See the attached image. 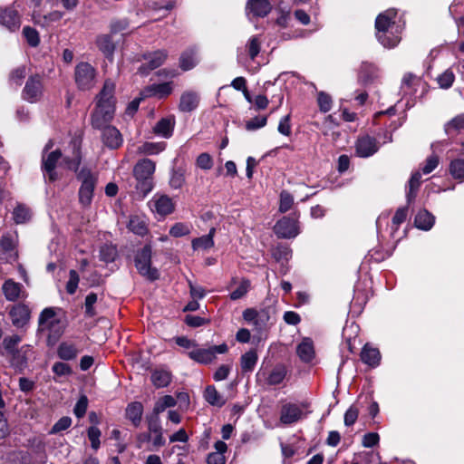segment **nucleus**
Here are the masks:
<instances>
[{"label": "nucleus", "instance_id": "f257e3e1", "mask_svg": "<svg viewBox=\"0 0 464 464\" xmlns=\"http://www.w3.org/2000/svg\"><path fill=\"white\" fill-rule=\"evenodd\" d=\"M115 83L108 79L95 97V107L91 114L92 128L102 131L103 144L111 149H118L122 144V136L119 130L110 123L113 120L116 109Z\"/></svg>", "mask_w": 464, "mask_h": 464}, {"label": "nucleus", "instance_id": "f03ea898", "mask_svg": "<svg viewBox=\"0 0 464 464\" xmlns=\"http://www.w3.org/2000/svg\"><path fill=\"white\" fill-rule=\"evenodd\" d=\"M396 15V10L388 9L376 17V37L385 48H393L401 42V28L395 23Z\"/></svg>", "mask_w": 464, "mask_h": 464}, {"label": "nucleus", "instance_id": "7ed1b4c3", "mask_svg": "<svg viewBox=\"0 0 464 464\" xmlns=\"http://www.w3.org/2000/svg\"><path fill=\"white\" fill-rule=\"evenodd\" d=\"M155 163L149 159L139 160L133 168V175L136 179V190L140 198H144L153 188V174Z\"/></svg>", "mask_w": 464, "mask_h": 464}, {"label": "nucleus", "instance_id": "20e7f679", "mask_svg": "<svg viewBox=\"0 0 464 464\" xmlns=\"http://www.w3.org/2000/svg\"><path fill=\"white\" fill-rule=\"evenodd\" d=\"M77 179L82 183L79 189V202L82 206L88 207L93 198L97 178L91 169L83 167L77 172Z\"/></svg>", "mask_w": 464, "mask_h": 464}, {"label": "nucleus", "instance_id": "39448f33", "mask_svg": "<svg viewBox=\"0 0 464 464\" xmlns=\"http://www.w3.org/2000/svg\"><path fill=\"white\" fill-rule=\"evenodd\" d=\"M152 248L150 245H145L135 256V266L138 272L150 281L157 280L160 276L156 268L151 267Z\"/></svg>", "mask_w": 464, "mask_h": 464}, {"label": "nucleus", "instance_id": "423d86ee", "mask_svg": "<svg viewBox=\"0 0 464 464\" xmlns=\"http://www.w3.org/2000/svg\"><path fill=\"white\" fill-rule=\"evenodd\" d=\"M52 147L53 142L52 140H49L44 146L42 155V170L44 177L47 176L49 181L51 182L57 179L55 168L57 166V162L62 158V151L60 150H55L46 154V152L51 150Z\"/></svg>", "mask_w": 464, "mask_h": 464}, {"label": "nucleus", "instance_id": "0eeeda50", "mask_svg": "<svg viewBox=\"0 0 464 464\" xmlns=\"http://www.w3.org/2000/svg\"><path fill=\"white\" fill-rule=\"evenodd\" d=\"M74 79L80 90H90L95 85L96 70L90 63L82 62L75 67Z\"/></svg>", "mask_w": 464, "mask_h": 464}, {"label": "nucleus", "instance_id": "6e6552de", "mask_svg": "<svg viewBox=\"0 0 464 464\" xmlns=\"http://www.w3.org/2000/svg\"><path fill=\"white\" fill-rule=\"evenodd\" d=\"M228 348L226 343L214 345L208 348H198V346L188 353V356L201 364H208L216 359L218 353L223 354L227 352Z\"/></svg>", "mask_w": 464, "mask_h": 464}, {"label": "nucleus", "instance_id": "1a4fd4ad", "mask_svg": "<svg viewBox=\"0 0 464 464\" xmlns=\"http://www.w3.org/2000/svg\"><path fill=\"white\" fill-rule=\"evenodd\" d=\"M17 236L5 233L0 239V260L4 263L13 264L18 260Z\"/></svg>", "mask_w": 464, "mask_h": 464}, {"label": "nucleus", "instance_id": "9d476101", "mask_svg": "<svg viewBox=\"0 0 464 464\" xmlns=\"http://www.w3.org/2000/svg\"><path fill=\"white\" fill-rule=\"evenodd\" d=\"M272 314L273 310L271 308H264L259 311L247 308L243 312V318L247 323H251L257 331L261 332L270 324Z\"/></svg>", "mask_w": 464, "mask_h": 464}, {"label": "nucleus", "instance_id": "9b49d317", "mask_svg": "<svg viewBox=\"0 0 464 464\" xmlns=\"http://www.w3.org/2000/svg\"><path fill=\"white\" fill-rule=\"evenodd\" d=\"M168 55L169 53L165 49L145 53L142 55L145 63L139 67L138 72L141 75L149 74L150 72L161 66L167 60Z\"/></svg>", "mask_w": 464, "mask_h": 464}, {"label": "nucleus", "instance_id": "f8f14e48", "mask_svg": "<svg viewBox=\"0 0 464 464\" xmlns=\"http://www.w3.org/2000/svg\"><path fill=\"white\" fill-rule=\"evenodd\" d=\"M44 94V84L40 75L30 76L22 92V98L30 102H38Z\"/></svg>", "mask_w": 464, "mask_h": 464}, {"label": "nucleus", "instance_id": "ddd939ff", "mask_svg": "<svg viewBox=\"0 0 464 464\" xmlns=\"http://www.w3.org/2000/svg\"><path fill=\"white\" fill-rule=\"evenodd\" d=\"M33 354V347L24 344L9 356L10 366L18 373H23L28 367V362Z\"/></svg>", "mask_w": 464, "mask_h": 464}, {"label": "nucleus", "instance_id": "4468645a", "mask_svg": "<svg viewBox=\"0 0 464 464\" xmlns=\"http://www.w3.org/2000/svg\"><path fill=\"white\" fill-rule=\"evenodd\" d=\"M38 324L39 331L48 332L49 336H51L53 333L54 337H59L63 333L61 329H55V327L60 324V321L55 317L53 308H44L40 314Z\"/></svg>", "mask_w": 464, "mask_h": 464}, {"label": "nucleus", "instance_id": "2eb2a0df", "mask_svg": "<svg viewBox=\"0 0 464 464\" xmlns=\"http://www.w3.org/2000/svg\"><path fill=\"white\" fill-rule=\"evenodd\" d=\"M274 231L278 237H295L299 234L296 218L291 217H284L276 223Z\"/></svg>", "mask_w": 464, "mask_h": 464}, {"label": "nucleus", "instance_id": "dca6fc26", "mask_svg": "<svg viewBox=\"0 0 464 464\" xmlns=\"http://www.w3.org/2000/svg\"><path fill=\"white\" fill-rule=\"evenodd\" d=\"M379 145L375 138L363 135L358 138L355 143L356 155L361 158H368L375 154Z\"/></svg>", "mask_w": 464, "mask_h": 464}, {"label": "nucleus", "instance_id": "f3484780", "mask_svg": "<svg viewBox=\"0 0 464 464\" xmlns=\"http://www.w3.org/2000/svg\"><path fill=\"white\" fill-rule=\"evenodd\" d=\"M2 292L5 299L9 302L25 299L28 295L23 285L14 282L13 279H7L5 281L2 285Z\"/></svg>", "mask_w": 464, "mask_h": 464}, {"label": "nucleus", "instance_id": "a211bd4d", "mask_svg": "<svg viewBox=\"0 0 464 464\" xmlns=\"http://www.w3.org/2000/svg\"><path fill=\"white\" fill-rule=\"evenodd\" d=\"M150 206L152 211L160 216H167L174 211V203L167 195H154L150 201Z\"/></svg>", "mask_w": 464, "mask_h": 464}, {"label": "nucleus", "instance_id": "6ab92c4d", "mask_svg": "<svg viewBox=\"0 0 464 464\" xmlns=\"http://www.w3.org/2000/svg\"><path fill=\"white\" fill-rule=\"evenodd\" d=\"M302 409L295 403H285L282 406L280 411V421L283 424L290 425L303 418Z\"/></svg>", "mask_w": 464, "mask_h": 464}, {"label": "nucleus", "instance_id": "aec40b11", "mask_svg": "<svg viewBox=\"0 0 464 464\" xmlns=\"http://www.w3.org/2000/svg\"><path fill=\"white\" fill-rule=\"evenodd\" d=\"M9 315L14 326L23 328L30 320V309L24 304H18L11 308Z\"/></svg>", "mask_w": 464, "mask_h": 464}, {"label": "nucleus", "instance_id": "412c9836", "mask_svg": "<svg viewBox=\"0 0 464 464\" xmlns=\"http://www.w3.org/2000/svg\"><path fill=\"white\" fill-rule=\"evenodd\" d=\"M246 10L248 16L265 17L271 12L272 5L268 0H248Z\"/></svg>", "mask_w": 464, "mask_h": 464}, {"label": "nucleus", "instance_id": "4be33fe9", "mask_svg": "<svg viewBox=\"0 0 464 464\" xmlns=\"http://www.w3.org/2000/svg\"><path fill=\"white\" fill-rule=\"evenodd\" d=\"M199 100L197 92L186 91L180 96L179 110L182 112H191L198 108Z\"/></svg>", "mask_w": 464, "mask_h": 464}, {"label": "nucleus", "instance_id": "5701e85b", "mask_svg": "<svg viewBox=\"0 0 464 464\" xmlns=\"http://www.w3.org/2000/svg\"><path fill=\"white\" fill-rule=\"evenodd\" d=\"M0 24L10 31H15L20 27L21 21L16 10L8 7L0 12Z\"/></svg>", "mask_w": 464, "mask_h": 464}, {"label": "nucleus", "instance_id": "b1692460", "mask_svg": "<svg viewBox=\"0 0 464 464\" xmlns=\"http://www.w3.org/2000/svg\"><path fill=\"white\" fill-rule=\"evenodd\" d=\"M175 126V117L169 116L160 120L153 127V132L163 138H169L172 135Z\"/></svg>", "mask_w": 464, "mask_h": 464}, {"label": "nucleus", "instance_id": "393cba45", "mask_svg": "<svg viewBox=\"0 0 464 464\" xmlns=\"http://www.w3.org/2000/svg\"><path fill=\"white\" fill-rule=\"evenodd\" d=\"M361 360L369 366L376 367L381 361L380 352L377 348L365 344L361 352Z\"/></svg>", "mask_w": 464, "mask_h": 464}, {"label": "nucleus", "instance_id": "a878e982", "mask_svg": "<svg viewBox=\"0 0 464 464\" xmlns=\"http://www.w3.org/2000/svg\"><path fill=\"white\" fill-rule=\"evenodd\" d=\"M296 353L301 361L309 362L314 357V349L312 340L304 338L296 347Z\"/></svg>", "mask_w": 464, "mask_h": 464}, {"label": "nucleus", "instance_id": "bb28decb", "mask_svg": "<svg viewBox=\"0 0 464 464\" xmlns=\"http://www.w3.org/2000/svg\"><path fill=\"white\" fill-rule=\"evenodd\" d=\"M63 16V13L58 10L53 11L48 14L41 15L40 14H36L34 12L33 19L35 24H38L42 27H48L53 23L60 21Z\"/></svg>", "mask_w": 464, "mask_h": 464}, {"label": "nucleus", "instance_id": "cd10ccee", "mask_svg": "<svg viewBox=\"0 0 464 464\" xmlns=\"http://www.w3.org/2000/svg\"><path fill=\"white\" fill-rule=\"evenodd\" d=\"M287 375V369L284 364L276 365L266 376L268 385H278L284 382Z\"/></svg>", "mask_w": 464, "mask_h": 464}, {"label": "nucleus", "instance_id": "c85d7f7f", "mask_svg": "<svg viewBox=\"0 0 464 464\" xmlns=\"http://www.w3.org/2000/svg\"><path fill=\"white\" fill-rule=\"evenodd\" d=\"M214 448H215L216 451L211 452L208 455L207 463L208 464H225L226 458L224 456V453L227 450V444L222 440H218L215 443Z\"/></svg>", "mask_w": 464, "mask_h": 464}, {"label": "nucleus", "instance_id": "c756f323", "mask_svg": "<svg viewBox=\"0 0 464 464\" xmlns=\"http://www.w3.org/2000/svg\"><path fill=\"white\" fill-rule=\"evenodd\" d=\"M143 406L141 402L133 401L128 404L126 408V418L129 419L135 427H139L141 422Z\"/></svg>", "mask_w": 464, "mask_h": 464}, {"label": "nucleus", "instance_id": "7c9ffc66", "mask_svg": "<svg viewBox=\"0 0 464 464\" xmlns=\"http://www.w3.org/2000/svg\"><path fill=\"white\" fill-rule=\"evenodd\" d=\"M172 83L163 82L159 84H151L145 89L147 96H157L163 98L169 95L172 92Z\"/></svg>", "mask_w": 464, "mask_h": 464}, {"label": "nucleus", "instance_id": "2f4dec72", "mask_svg": "<svg viewBox=\"0 0 464 464\" xmlns=\"http://www.w3.org/2000/svg\"><path fill=\"white\" fill-rule=\"evenodd\" d=\"M435 218L426 209L420 210L415 217V226L422 230H430L434 225Z\"/></svg>", "mask_w": 464, "mask_h": 464}, {"label": "nucleus", "instance_id": "473e14b6", "mask_svg": "<svg viewBox=\"0 0 464 464\" xmlns=\"http://www.w3.org/2000/svg\"><path fill=\"white\" fill-rule=\"evenodd\" d=\"M204 399L208 403L216 407H222L226 403V400L223 396L217 391L214 385H208L206 387L204 391Z\"/></svg>", "mask_w": 464, "mask_h": 464}, {"label": "nucleus", "instance_id": "72a5a7b5", "mask_svg": "<svg viewBox=\"0 0 464 464\" xmlns=\"http://www.w3.org/2000/svg\"><path fill=\"white\" fill-rule=\"evenodd\" d=\"M197 53L194 49L183 52L179 58V66L183 71H188L198 64Z\"/></svg>", "mask_w": 464, "mask_h": 464}, {"label": "nucleus", "instance_id": "f704fd0d", "mask_svg": "<svg viewBox=\"0 0 464 464\" xmlns=\"http://www.w3.org/2000/svg\"><path fill=\"white\" fill-rule=\"evenodd\" d=\"M29 452L33 456L34 464H45L47 461V454L45 451V444L42 440H37L31 448Z\"/></svg>", "mask_w": 464, "mask_h": 464}, {"label": "nucleus", "instance_id": "c9c22d12", "mask_svg": "<svg viewBox=\"0 0 464 464\" xmlns=\"http://www.w3.org/2000/svg\"><path fill=\"white\" fill-rule=\"evenodd\" d=\"M78 353V349L71 343H62L57 349L58 357L63 361L73 360L77 357Z\"/></svg>", "mask_w": 464, "mask_h": 464}, {"label": "nucleus", "instance_id": "e433bc0d", "mask_svg": "<svg viewBox=\"0 0 464 464\" xmlns=\"http://www.w3.org/2000/svg\"><path fill=\"white\" fill-rule=\"evenodd\" d=\"M128 227L134 234L141 237L148 232L147 223L144 218L139 216H133L130 218Z\"/></svg>", "mask_w": 464, "mask_h": 464}, {"label": "nucleus", "instance_id": "4c0bfd02", "mask_svg": "<svg viewBox=\"0 0 464 464\" xmlns=\"http://www.w3.org/2000/svg\"><path fill=\"white\" fill-rule=\"evenodd\" d=\"M257 362V353L250 350L244 353L240 358V365L243 372H252Z\"/></svg>", "mask_w": 464, "mask_h": 464}, {"label": "nucleus", "instance_id": "58836bf2", "mask_svg": "<svg viewBox=\"0 0 464 464\" xmlns=\"http://www.w3.org/2000/svg\"><path fill=\"white\" fill-rule=\"evenodd\" d=\"M377 75V68L368 63H363L361 66V71L359 74V81L362 84H367L371 82Z\"/></svg>", "mask_w": 464, "mask_h": 464}, {"label": "nucleus", "instance_id": "ea45409f", "mask_svg": "<svg viewBox=\"0 0 464 464\" xmlns=\"http://www.w3.org/2000/svg\"><path fill=\"white\" fill-rule=\"evenodd\" d=\"M32 213L24 204H18L13 211V219L16 224H24L31 219Z\"/></svg>", "mask_w": 464, "mask_h": 464}, {"label": "nucleus", "instance_id": "a19ab883", "mask_svg": "<svg viewBox=\"0 0 464 464\" xmlns=\"http://www.w3.org/2000/svg\"><path fill=\"white\" fill-rule=\"evenodd\" d=\"M97 45L99 49L103 53L106 57H111L115 45L111 40V37L108 34L101 35L97 38Z\"/></svg>", "mask_w": 464, "mask_h": 464}, {"label": "nucleus", "instance_id": "79ce46f5", "mask_svg": "<svg viewBox=\"0 0 464 464\" xmlns=\"http://www.w3.org/2000/svg\"><path fill=\"white\" fill-rule=\"evenodd\" d=\"M421 174L419 171L414 172L409 180V191L407 193V202L411 204L416 198L417 191L421 183Z\"/></svg>", "mask_w": 464, "mask_h": 464}, {"label": "nucleus", "instance_id": "37998d69", "mask_svg": "<svg viewBox=\"0 0 464 464\" xmlns=\"http://www.w3.org/2000/svg\"><path fill=\"white\" fill-rule=\"evenodd\" d=\"M171 375L164 370H156L151 374V382L157 388H163L169 384Z\"/></svg>", "mask_w": 464, "mask_h": 464}, {"label": "nucleus", "instance_id": "c03bdc74", "mask_svg": "<svg viewBox=\"0 0 464 464\" xmlns=\"http://www.w3.org/2000/svg\"><path fill=\"white\" fill-rule=\"evenodd\" d=\"M177 401L176 399L171 395H165L161 398H160L153 408V414L159 415L160 413L163 412L167 408H171L176 406Z\"/></svg>", "mask_w": 464, "mask_h": 464}, {"label": "nucleus", "instance_id": "a18cd8bd", "mask_svg": "<svg viewBox=\"0 0 464 464\" xmlns=\"http://www.w3.org/2000/svg\"><path fill=\"white\" fill-rule=\"evenodd\" d=\"M464 129V113L457 115L445 124L444 130L448 135L459 133Z\"/></svg>", "mask_w": 464, "mask_h": 464}, {"label": "nucleus", "instance_id": "49530a36", "mask_svg": "<svg viewBox=\"0 0 464 464\" xmlns=\"http://www.w3.org/2000/svg\"><path fill=\"white\" fill-rule=\"evenodd\" d=\"M165 142H145L138 148V151L146 155H155L165 150Z\"/></svg>", "mask_w": 464, "mask_h": 464}, {"label": "nucleus", "instance_id": "de8ad7c7", "mask_svg": "<svg viewBox=\"0 0 464 464\" xmlns=\"http://www.w3.org/2000/svg\"><path fill=\"white\" fill-rule=\"evenodd\" d=\"M72 158L64 157L63 161L68 169H74L76 171L82 160L80 146L77 142L72 143Z\"/></svg>", "mask_w": 464, "mask_h": 464}, {"label": "nucleus", "instance_id": "09e8293b", "mask_svg": "<svg viewBox=\"0 0 464 464\" xmlns=\"http://www.w3.org/2000/svg\"><path fill=\"white\" fill-rule=\"evenodd\" d=\"M450 173L454 179L464 181V160H452L450 164Z\"/></svg>", "mask_w": 464, "mask_h": 464}, {"label": "nucleus", "instance_id": "8fccbe9b", "mask_svg": "<svg viewBox=\"0 0 464 464\" xmlns=\"http://www.w3.org/2000/svg\"><path fill=\"white\" fill-rule=\"evenodd\" d=\"M261 49V41L257 36H252L249 38L246 44V50L250 57V59L253 61L256 59V57L260 53Z\"/></svg>", "mask_w": 464, "mask_h": 464}, {"label": "nucleus", "instance_id": "3c124183", "mask_svg": "<svg viewBox=\"0 0 464 464\" xmlns=\"http://www.w3.org/2000/svg\"><path fill=\"white\" fill-rule=\"evenodd\" d=\"M22 341V337L18 334H13L9 336H5L3 340V347L7 353L8 355H10L12 353L15 352L18 348H16V345Z\"/></svg>", "mask_w": 464, "mask_h": 464}, {"label": "nucleus", "instance_id": "603ef678", "mask_svg": "<svg viewBox=\"0 0 464 464\" xmlns=\"http://www.w3.org/2000/svg\"><path fill=\"white\" fill-rule=\"evenodd\" d=\"M23 34L25 37L27 43L32 47L38 46L40 43L39 34L38 32L30 26H24L23 29Z\"/></svg>", "mask_w": 464, "mask_h": 464}, {"label": "nucleus", "instance_id": "864d4df0", "mask_svg": "<svg viewBox=\"0 0 464 464\" xmlns=\"http://www.w3.org/2000/svg\"><path fill=\"white\" fill-rule=\"evenodd\" d=\"M100 256L106 263L113 262L117 256V249L113 246L104 245L101 247Z\"/></svg>", "mask_w": 464, "mask_h": 464}, {"label": "nucleus", "instance_id": "5fc2aeb1", "mask_svg": "<svg viewBox=\"0 0 464 464\" xmlns=\"http://www.w3.org/2000/svg\"><path fill=\"white\" fill-rule=\"evenodd\" d=\"M191 245L194 250H206L211 248L214 246V240L211 239L210 237H207L205 235L200 237L193 239Z\"/></svg>", "mask_w": 464, "mask_h": 464}, {"label": "nucleus", "instance_id": "6e6d98bb", "mask_svg": "<svg viewBox=\"0 0 464 464\" xmlns=\"http://www.w3.org/2000/svg\"><path fill=\"white\" fill-rule=\"evenodd\" d=\"M293 203V196L289 192L283 190L280 193L279 211L281 213L288 211L292 208Z\"/></svg>", "mask_w": 464, "mask_h": 464}, {"label": "nucleus", "instance_id": "4d7b16f0", "mask_svg": "<svg viewBox=\"0 0 464 464\" xmlns=\"http://www.w3.org/2000/svg\"><path fill=\"white\" fill-rule=\"evenodd\" d=\"M52 371L58 377L70 376L72 374V367L63 362H55L52 367Z\"/></svg>", "mask_w": 464, "mask_h": 464}, {"label": "nucleus", "instance_id": "13d9d810", "mask_svg": "<svg viewBox=\"0 0 464 464\" xmlns=\"http://www.w3.org/2000/svg\"><path fill=\"white\" fill-rule=\"evenodd\" d=\"M318 106L320 111L323 112H327L332 108V98L330 95L324 92H320L317 97Z\"/></svg>", "mask_w": 464, "mask_h": 464}, {"label": "nucleus", "instance_id": "bf43d9fd", "mask_svg": "<svg viewBox=\"0 0 464 464\" xmlns=\"http://www.w3.org/2000/svg\"><path fill=\"white\" fill-rule=\"evenodd\" d=\"M455 76L453 72L450 70H446L438 77V83L441 88L448 89L452 85Z\"/></svg>", "mask_w": 464, "mask_h": 464}, {"label": "nucleus", "instance_id": "052dcab7", "mask_svg": "<svg viewBox=\"0 0 464 464\" xmlns=\"http://www.w3.org/2000/svg\"><path fill=\"white\" fill-rule=\"evenodd\" d=\"M267 123V116H257L250 121H246V129L247 130H255L260 128H263Z\"/></svg>", "mask_w": 464, "mask_h": 464}, {"label": "nucleus", "instance_id": "680f3d73", "mask_svg": "<svg viewBox=\"0 0 464 464\" xmlns=\"http://www.w3.org/2000/svg\"><path fill=\"white\" fill-rule=\"evenodd\" d=\"M250 287V282L248 280H242L240 285L230 294L232 300H237L243 297Z\"/></svg>", "mask_w": 464, "mask_h": 464}, {"label": "nucleus", "instance_id": "e2e57ef3", "mask_svg": "<svg viewBox=\"0 0 464 464\" xmlns=\"http://www.w3.org/2000/svg\"><path fill=\"white\" fill-rule=\"evenodd\" d=\"M185 182V177L181 170H173L169 179V185L172 188H180Z\"/></svg>", "mask_w": 464, "mask_h": 464}, {"label": "nucleus", "instance_id": "0e129e2a", "mask_svg": "<svg viewBox=\"0 0 464 464\" xmlns=\"http://www.w3.org/2000/svg\"><path fill=\"white\" fill-rule=\"evenodd\" d=\"M26 76V68L25 66H19L12 71L10 73V81L16 85H21L22 81Z\"/></svg>", "mask_w": 464, "mask_h": 464}, {"label": "nucleus", "instance_id": "69168bd1", "mask_svg": "<svg viewBox=\"0 0 464 464\" xmlns=\"http://www.w3.org/2000/svg\"><path fill=\"white\" fill-rule=\"evenodd\" d=\"M88 407V399L85 395L81 396V398L76 402L73 412L77 418H82L86 413Z\"/></svg>", "mask_w": 464, "mask_h": 464}, {"label": "nucleus", "instance_id": "338daca9", "mask_svg": "<svg viewBox=\"0 0 464 464\" xmlns=\"http://www.w3.org/2000/svg\"><path fill=\"white\" fill-rule=\"evenodd\" d=\"M231 364H222L214 372L213 379L216 382L226 380L231 372Z\"/></svg>", "mask_w": 464, "mask_h": 464}, {"label": "nucleus", "instance_id": "774afa93", "mask_svg": "<svg viewBox=\"0 0 464 464\" xmlns=\"http://www.w3.org/2000/svg\"><path fill=\"white\" fill-rule=\"evenodd\" d=\"M439 157L435 154L427 158L424 166L421 168L423 174H429L433 171L439 164Z\"/></svg>", "mask_w": 464, "mask_h": 464}]
</instances>
